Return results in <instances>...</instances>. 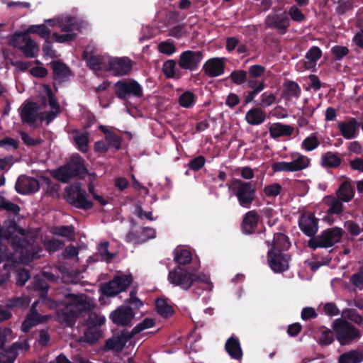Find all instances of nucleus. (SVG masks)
Here are the masks:
<instances>
[{
    "label": "nucleus",
    "instance_id": "f257e3e1",
    "mask_svg": "<svg viewBox=\"0 0 363 363\" xmlns=\"http://www.w3.org/2000/svg\"><path fill=\"white\" fill-rule=\"evenodd\" d=\"M168 281L173 286L187 291L199 282H207L208 277L205 274H197L194 272H190L181 266H177L173 270L169 271Z\"/></svg>",
    "mask_w": 363,
    "mask_h": 363
},
{
    "label": "nucleus",
    "instance_id": "f03ea898",
    "mask_svg": "<svg viewBox=\"0 0 363 363\" xmlns=\"http://www.w3.org/2000/svg\"><path fill=\"white\" fill-rule=\"evenodd\" d=\"M84 162L79 155H74L67 163L52 170V176L62 183H68L72 178L87 172Z\"/></svg>",
    "mask_w": 363,
    "mask_h": 363
},
{
    "label": "nucleus",
    "instance_id": "7ed1b4c3",
    "mask_svg": "<svg viewBox=\"0 0 363 363\" xmlns=\"http://www.w3.org/2000/svg\"><path fill=\"white\" fill-rule=\"evenodd\" d=\"M228 189L236 196L240 206L250 208L256 199V186L252 182L235 179Z\"/></svg>",
    "mask_w": 363,
    "mask_h": 363
},
{
    "label": "nucleus",
    "instance_id": "20e7f679",
    "mask_svg": "<svg viewBox=\"0 0 363 363\" xmlns=\"http://www.w3.org/2000/svg\"><path fill=\"white\" fill-rule=\"evenodd\" d=\"M344 233L341 228H329L322 231L319 235L311 238L308 245L313 250L317 248L331 247L341 241Z\"/></svg>",
    "mask_w": 363,
    "mask_h": 363
},
{
    "label": "nucleus",
    "instance_id": "39448f33",
    "mask_svg": "<svg viewBox=\"0 0 363 363\" xmlns=\"http://www.w3.org/2000/svg\"><path fill=\"white\" fill-rule=\"evenodd\" d=\"M333 328L336 334V338L341 345L350 344L360 337L359 330L352 323L342 318L334 320Z\"/></svg>",
    "mask_w": 363,
    "mask_h": 363
},
{
    "label": "nucleus",
    "instance_id": "423d86ee",
    "mask_svg": "<svg viewBox=\"0 0 363 363\" xmlns=\"http://www.w3.org/2000/svg\"><path fill=\"white\" fill-rule=\"evenodd\" d=\"M65 199L72 206L85 211L93 208L94 203L86 199V192L79 185L66 187Z\"/></svg>",
    "mask_w": 363,
    "mask_h": 363
},
{
    "label": "nucleus",
    "instance_id": "0eeeda50",
    "mask_svg": "<svg viewBox=\"0 0 363 363\" xmlns=\"http://www.w3.org/2000/svg\"><path fill=\"white\" fill-rule=\"evenodd\" d=\"M133 281L131 274L117 275L112 280L104 284L101 287V291L107 297L115 296L128 289Z\"/></svg>",
    "mask_w": 363,
    "mask_h": 363
},
{
    "label": "nucleus",
    "instance_id": "6e6552de",
    "mask_svg": "<svg viewBox=\"0 0 363 363\" xmlns=\"http://www.w3.org/2000/svg\"><path fill=\"white\" fill-rule=\"evenodd\" d=\"M115 94L121 100H126L130 96H143V88L135 79L119 80L114 84Z\"/></svg>",
    "mask_w": 363,
    "mask_h": 363
},
{
    "label": "nucleus",
    "instance_id": "1a4fd4ad",
    "mask_svg": "<svg viewBox=\"0 0 363 363\" xmlns=\"http://www.w3.org/2000/svg\"><path fill=\"white\" fill-rule=\"evenodd\" d=\"M203 58V53L199 50H185L179 56L177 65L184 75L188 72L197 71Z\"/></svg>",
    "mask_w": 363,
    "mask_h": 363
},
{
    "label": "nucleus",
    "instance_id": "9d476101",
    "mask_svg": "<svg viewBox=\"0 0 363 363\" xmlns=\"http://www.w3.org/2000/svg\"><path fill=\"white\" fill-rule=\"evenodd\" d=\"M311 163V160L303 155L297 154V157L291 162H276L272 165L274 172H298L307 168Z\"/></svg>",
    "mask_w": 363,
    "mask_h": 363
},
{
    "label": "nucleus",
    "instance_id": "9b49d317",
    "mask_svg": "<svg viewBox=\"0 0 363 363\" xmlns=\"http://www.w3.org/2000/svg\"><path fill=\"white\" fill-rule=\"evenodd\" d=\"M93 50L91 45H87L82 53V58L89 68L94 71L107 70L108 57L105 55H94Z\"/></svg>",
    "mask_w": 363,
    "mask_h": 363
},
{
    "label": "nucleus",
    "instance_id": "f8f14e48",
    "mask_svg": "<svg viewBox=\"0 0 363 363\" xmlns=\"http://www.w3.org/2000/svg\"><path fill=\"white\" fill-rule=\"evenodd\" d=\"M291 256L281 252H274L269 250L267 252V262L271 269L275 273H282L289 268Z\"/></svg>",
    "mask_w": 363,
    "mask_h": 363
},
{
    "label": "nucleus",
    "instance_id": "ddd939ff",
    "mask_svg": "<svg viewBox=\"0 0 363 363\" xmlns=\"http://www.w3.org/2000/svg\"><path fill=\"white\" fill-rule=\"evenodd\" d=\"M66 298L68 301L67 306L70 307L78 316H81L84 312L91 311L94 308V305L85 294H68Z\"/></svg>",
    "mask_w": 363,
    "mask_h": 363
},
{
    "label": "nucleus",
    "instance_id": "4468645a",
    "mask_svg": "<svg viewBox=\"0 0 363 363\" xmlns=\"http://www.w3.org/2000/svg\"><path fill=\"white\" fill-rule=\"evenodd\" d=\"M135 315L130 306L122 305L111 313L109 318L118 326L127 327L131 325Z\"/></svg>",
    "mask_w": 363,
    "mask_h": 363
},
{
    "label": "nucleus",
    "instance_id": "2eb2a0df",
    "mask_svg": "<svg viewBox=\"0 0 363 363\" xmlns=\"http://www.w3.org/2000/svg\"><path fill=\"white\" fill-rule=\"evenodd\" d=\"M132 68L133 63L128 57H112L108 61L107 70L116 77L129 74Z\"/></svg>",
    "mask_w": 363,
    "mask_h": 363
},
{
    "label": "nucleus",
    "instance_id": "dca6fc26",
    "mask_svg": "<svg viewBox=\"0 0 363 363\" xmlns=\"http://www.w3.org/2000/svg\"><path fill=\"white\" fill-rule=\"evenodd\" d=\"M30 345L26 340L17 341L4 350L0 355V363H14L19 354V351H28Z\"/></svg>",
    "mask_w": 363,
    "mask_h": 363
},
{
    "label": "nucleus",
    "instance_id": "f3484780",
    "mask_svg": "<svg viewBox=\"0 0 363 363\" xmlns=\"http://www.w3.org/2000/svg\"><path fill=\"white\" fill-rule=\"evenodd\" d=\"M298 226L304 235L313 238L318 230V219L312 213H304L298 219Z\"/></svg>",
    "mask_w": 363,
    "mask_h": 363
},
{
    "label": "nucleus",
    "instance_id": "a211bd4d",
    "mask_svg": "<svg viewBox=\"0 0 363 363\" xmlns=\"http://www.w3.org/2000/svg\"><path fill=\"white\" fill-rule=\"evenodd\" d=\"M269 28H276L279 34H285L290 26V20L286 12L269 15L266 18Z\"/></svg>",
    "mask_w": 363,
    "mask_h": 363
},
{
    "label": "nucleus",
    "instance_id": "6ab92c4d",
    "mask_svg": "<svg viewBox=\"0 0 363 363\" xmlns=\"http://www.w3.org/2000/svg\"><path fill=\"white\" fill-rule=\"evenodd\" d=\"M225 59L223 57H212L208 59L203 65L202 69L208 77H216L225 72Z\"/></svg>",
    "mask_w": 363,
    "mask_h": 363
},
{
    "label": "nucleus",
    "instance_id": "aec40b11",
    "mask_svg": "<svg viewBox=\"0 0 363 363\" xmlns=\"http://www.w3.org/2000/svg\"><path fill=\"white\" fill-rule=\"evenodd\" d=\"M15 189L21 194H33L39 190L40 184L38 180L34 177L22 175L18 178Z\"/></svg>",
    "mask_w": 363,
    "mask_h": 363
},
{
    "label": "nucleus",
    "instance_id": "412c9836",
    "mask_svg": "<svg viewBox=\"0 0 363 363\" xmlns=\"http://www.w3.org/2000/svg\"><path fill=\"white\" fill-rule=\"evenodd\" d=\"M17 38H21V43L23 45H18V48L25 57L34 58L38 55L40 50L39 47L30 36L26 34L15 35L12 38L13 43L16 40ZM16 45L17 46V45Z\"/></svg>",
    "mask_w": 363,
    "mask_h": 363
},
{
    "label": "nucleus",
    "instance_id": "4be33fe9",
    "mask_svg": "<svg viewBox=\"0 0 363 363\" xmlns=\"http://www.w3.org/2000/svg\"><path fill=\"white\" fill-rule=\"evenodd\" d=\"M39 106L36 102L29 101L21 106L20 117L23 123L34 125L38 120Z\"/></svg>",
    "mask_w": 363,
    "mask_h": 363
},
{
    "label": "nucleus",
    "instance_id": "5701e85b",
    "mask_svg": "<svg viewBox=\"0 0 363 363\" xmlns=\"http://www.w3.org/2000/svg\"><path fill=\"white\" fill-rule=\"evenodd\" d=\"M25 235L26 230L18 225L14 218L7 219L4 225L0 226V239L9 240L16 234Z\"/></svg>",
    "mask_w": 363,
    "mask_h": 363
},
{
    "label": "nucleus",
    "instance_id": "b1692460",
    "mask_svg": "<svg viewBox=\"0 0 363 363\" xmlns=\"http://www.w3.org/2000/svg\"><path fill=\"white\" fill-rule=\"evenodd\" d=\"M132 337L133 334L124 330L117 336H113L106 340L104 349L106 350L121 351Z\"/></svg>",
    "mask_w": 363,
    "mask_h": 363
},
{
    "label": "nucleus",
    "instance_id": "393cba45",
    "mask_svg": "<svg viewBox=\"0 0 363 363\" xmlns=\"http://www.w3.org/2000/svg\"><path fill=\"white\" fill-rule=\"evenodd\" d=\"M260 216L256 210L247 211L243 216L241 223V229L244 234L254 233L258 226Z\"/></svg>",
    "mask_w": 363,
    "mask_h": 363
},
{
    "label": "nucleus",
    "instance_id": "a878e982",
    "mask_svg": "<svg viewBox=\"0 0 363 363\" xmlns=\"http://www.w3.org/2000/svg\"><path fill=\"white\" fill-rule=\"evenodd\" d=\"M359 125L357 120L355 118H352L349 121L339 122L337 128L344 138L351 140L357 136Z\"/></svg>",
    "mask_w": 363,
    "mask_h": 363
},
{
    "label": "nucleus",
    "instance_id": "bb28decb",
    "mask_svg": "<svg viewBox=\"0 0 363 363\" xmlns=\"http://www.w3.org/2000/svg\"><path fill=\"white\" fill-rule=\"evenodd\" d=\"M342 163V159L337 152L328 151L320 157V165L324 169H336Z\"/></svg>",
    "mask_w": 363,
    "mask_h": 363
},
{
    "label": "nucleus",
    "instance_id": "cd10ccee",
    "mask_svg": "<svg viewBox=\"0 0 363 363\" xmlns=\"http://www.w3.org/2000/svg\"><path fill=\"white\" fill-rule=\"evenodd\" d=\"M225 350L229 356L234 359L241 360L242 358V350L239 339L232 335L226 341Z\"/></svg>",
    "mask_w": 363,
    "mask_h": 363
},
{
    "label": "nucleus",
    "instance_id": "c85d7f7f",
    "mask_svg": "<svg viewBox=\"0 0 363 363\" xmlns=\"http://www.w3.org/2000/svg\"><path fill=\"white\" fill-rule=\"evenodd\" d=\"M174 60H167L162 65V72L167 79H180L184 76L182 70Z\"/></svg>",
    "mask_w": 363,
    "mask_h": 363
},
{
    "label": "nucleus",
    "instance_id": "c756f323",
    "mask_svg": "<svg viewBox=\"0 0 363 363\" xmlns=\"http://www.w3.org/2000/svg\"><path fill=\"white\" fill-rule=\"evenodd\" d=\"M53 79L55 80L63 81L68 78L71 74V70L64 62L57 60H53L50 62Z\"/></svg>",
    "mask_w": 363,
    "mask_h": 363
},
{
    "label": "nucleus",
    "instance_id": "7c9ffc66",
    "mask_svg": "<svg viewBox=\"0 0 363 363\" xmlns=\"http://www.w3.org/2000/svg\"><path fill=\"white\" fill-rule=\"evenodd\" d=\"M294 128L290 125H285L281 123H275L271 125L269 131L272 138H278L280 137H289L294 133Z\"/></svg>",
    "mask_w": 363,
    "mask_h": 363
},
{
    "label": "nucleus",
    "instance_id": "2f4dec72",
    "mask_svg": "<svg viewBox=\"0 0 363 363\" xmlns=\"http://www.w3.org/2000/svg\"><path fill=\"white\" fill-rule=\"evenodd\" d=\"M266 113L260 108L255 107L250 109L245 115V121L252 125H259L266 119Z\"/></svg>",
    "mask_w": 363,
    "mask_h": 363
},
{
    "label": "nucleus",
    "instance_id": "473e14b6",
    "mask_svg": "<svg viewBox=\"0 0 363 363\" xmlns=\"http://www.w3.org/2000/svg\"><path fill=\"white\" fill-rule=\"evenodd\" d=\"M291 245L289 238L284 233L274 234L273 242L269 250L274 252H281L287 250Z\"/></svg>",
    "mask_w": 363,
    "mask_h": 363
},
{
    "label": "nucleus",
    "instance_id": "72a5a7b5",
    "mask_svg": "<svg viewBox=\"0 0 363 363\" xmlns=\"http://www.w3.org/2000/svg\"><path fill=\"white\" fill-rule=\"evenodd\" d=\"M284 89L282 91L281 96L286 99L290 100L292 97L299 98L301 89L299 85L294 81H287L284 84Z\"/></svg>",
    "mask_w": 363,
    "mask_h": 363
},
{
    "label": "nucleus",
    "instance_id": "f704fd0d",
    "mask_svg": "<svg viewBox=\"0 0 363 363\" xmlns=\"http://www.w3.org/2000/svg\"><path fill=\"white\" fill-rule=\"evenodd\" d=\"M79 316L69 307H66L58 313V320L65 327H72Z\"/></svg>",
    "mask_w": 363,
    "mask_h": 363
},
{
    "label": "nucleus",
    "instance_id": "c9c22d12",
    "mask_svg": "<svg viewBox=\"0 0 363 363\" xmlns=\"http://www.w3.org/2000/svg\"><path fill=\"white\" fill-rule=\"evenodd\" d=\"M337 197L342 201H350L354 195V188L349 182H343L336 191Z\"/></svg>",
    "mask_w": 363,
    "mask_h": 363
},
{
    "label": "nucleus",
    "instance_id": "e433bc0d",
    "mask_svg": "<svg viewBox=\"0 0 363 363\" xmlns=\"http://www.w3.org/2000/svg\"><path fill=\"white\" fill-rule=\"evenodd\" d=\"M155 307L159 315L164 318L172 316L174 310L169 303L168 300L164 298H158L155 300Z\"/></svg>",
    "mask_w": 363,
    "mask_h": 363
},
{
    "label": "nucleus",
    "instance_id": "4c0bfd02",
    "mask_svg": "<svg viewBox=\"0 0 363 363\" xmlns=\"http://www.w3.org/2000/svg\"><path fill=\"white\" fill-rule=\"evenodd\" d=\"M363 361V354L359 350H352L342 354L338 359V363H361Z\"/></svg>",
    "mask_w": 363,
    "mask_h": 363
},
{
    "label": "nucleus",
    "instance_id": "58836bf2",
    "mask_svg": "<svg viewBox=\"0 0 363 363\" xmlns=\"http://www.w3.org/2000/svg\"><path fill=\"white\" fill-rule=\"evenodd\" d=\"M325 203L328 206L327 213L330 215L340 214L343 211L342 201L337 197L328 196L325 199Z\"/></svg>",
    "mask_w": 363,
    "mask_h": 363
},
{
    "label": "nucleus",
    "instance_id": "ea45409f",
    "mask_svg": "<svg viewBox=\"0 0 363 363\" xmlns=\"http://www.w3.org/2000/svg\"><path fill=\"white\" fill-rule=\"evenodd\" d=\"M191 252L186 249H175L174 251V260L179 265H185L191 262Z\"/></svg>",
    "mask_w": 363,
    "mask_h": 363
},
{
    "label": "nucleus",
    "instance_id": "a19ab883",
    "mask_svg": "<svg viewBox=\"0 0 363 363\" xmlns=\"http://www.w3.org/2000/svg\"><path fill=\"white\" fill-rule=\"evenodd\" d=\"M0 209L6 211L11 215L13 216H18L20 213L21 208L20 206L13 203L9 200H7L4 196L0 194Z\"/></svg>",
    "mask_w": 363,
    "mask_h": 363
},
{
    "label": "nucleus",
    "instance_id": "79ce46f5",
    "mask_svg": "<svg viewBox=\"0 0 363 363\" xmlns=\"http://www.w3.org/2000/svg\"><path fill=\"white\" fill-rule=\"evenodd\" d=\"M27 33L39 35L42 38L46 40L50 38L51 31L44 24L32 25L27 29Z\"/></svg>",
    "mask_w": 363,
    "mask_h": 363
},
{
    "label": "nucleus",
    "instance_id": "37998d69",
    "mask_svg": "<svg viewBox=\"0 0 363 363\" xmlns=\"http://www.w3.org/2000/svg\"><path fill=\"white\" fill-rule=\"evenodd\" d=\"M18 262L13 259H7L4 264V272L0 274V286L6 282L10 277V271L14 269Z\"/></svg>",
    "mask_w": 363,
    "mask_h": 363
},
{
    "label": "nucleus",
    "instance_id": "c03bdc74",
    "mask_svg": "<svg viewBox=\"0 0 363 363\" xmlns=\"http://www.w3.org/2000/svg\"><path fill=\"white\" fill-rule=\"evenodd\" d=\"M102 336V332L99 328H87L84 334V341L94 344Z\"/></svg>",
    "mask_w": 363,
    "mask_h": 363
},
{
    "label": "nucleus",
    "instance_id": "a18cd8bd",
    "mask_svg": "<svg viewBox=\"0 0 363 363\" xmlns=\"http://www.w3.org/2000/svg\"><path fill=\"white\" fill-rule=\"evenodd\" d=\"M55 235L73 240L74 238V228L73 225H60L57 226L54 229Z\"/></svg>",
    "mask_w": 363,
    "mask_h": 363
},
{
    "label": "nucleus",
    "instance_id": "49530a36",
    "mask_svg": "<svg viewBox=\"0 0 363 363\" xmlns=\"http://www.w3.org/2000/svg\"><path fill=\"white\" fill-rule=\"evenodd\" d=\"M105 321L106 318L104 315L91 313L86 319L87 328H99Z\"/></svg>",
    "mask_w": 363,
    "mask_h": 363
},
{
    "label": "nucleus",
    "instance_id": "de8ad7c7",
    "mask_svg": "<svg viewBox=\"0 0 363 363\" xmlns=\"http://www.w3.org/2000/svg\"><path fill=\"white\" fill-rule=\"evenodd\" d=\"M195 102L196 96L189 91L184 92L179 98V104L184 108H189L194 105Z\"/></svg>",
    "mask_w": 363,
    "mask_h": 363
},
{
    "label": "nucleus",
    "instance_id": "09e8293b",
    "mask_svg": "<svg viewBox=\"0 0 363 363\" xmlns=\"http://www.w3.org/2000/svg\"><path fill=\"white\" fill-rule=\"evenodd\" d=\"M320 145V141L315 133H312L306 138L302 143L301 147L306 151H313L315 150Z\"/></svg>",
    "mask_w": 363,
    "mask_h": 363
},
{
    "label": "nucleus",
    "instance_id": "8fccbe9b",
    "mask_svg": "<svg viewBox=\"0 0 363 363\" xmlns=\"http://www.w3.org/2000/svg\"><path fill=\"white\" fill-rule=\"evenodd\" d=\"M38 302H34L30 310L28 313L26 318H28L29 320H30L32 322H33L35 324L38 325L39 323H42L44 321H45L48 318L45 315H41L38 313L36 309Z\"/></svg>",
    "mask_w": 363,
    "mask_h": 363
},
{
    "label": "nucleus",
    "instance_id": "3c124183",
    "mask_svg": "<svg viewBox=\"0 0 363 363\" xmlns=\"http://www.w3.org/2000/svg\"><path fill=\"white\" fill-rule=\"evenodd\" d=\"M229 78L233 84L242 85L247 82V72L243 69L234 70L230 73Z\"/></svg>",
    "mask_w": 363,
    "mask_h": 363
},
{
    "label": "nucleus",
    "instance_id": "603ef678",
    "mask_svg": "<svg viewBox=\"0 0 363 363\" xmlns=\"http://www.w3.org/2000/svg\"><path fill=\"white\" fill-rule=\"evenodd\" d=\"M106 140L110 147H114L116 150L121 148L122 138L120 135L113 131H106Z\"/></svg>",
    "mask_w": 363,
    "mask_h": 363
},
{
    "label": "nucleus",
    "instance_id": "864d4df0",
    "mask_svg": "<svg viewBox=\"0 0 363 363\" xmlns=\"http://www.w3.org/2000/svg\"><path fill=\"white\" fill-rule=\"evenodd\" d=\"M155 324L154 319L150 318H145L141 323H138L131 330L130 333L133 334V337L140 333L145 329L152 328Z\"/></svg>",
    "mask_w": 363,
    "mask_h": 363
},
{
    "label": "nucleus",
    "instance_id": "5fc2aeb1",
    "mask_svg": "<svg viewBox=\"0 0 363 363\" xmlns=\"http://www.w3.org/2000/svg\"><path fill=\"white\" fill-rule=\"evenodd\" d=\"M8 241L12 248L16 252L22 251L28 244L27 240L24 238L20 237L18 234L14 235Z\"/></svg>",
    "mask_w": 363,
    "mask_h": 363
},
{
    "label": "nucleus",
    "instance_id": "6e6d98bb",
    "mask_svg": "<svg viewBox=\"0 0 363 363\" xmlns=\"http://www.w3.org/2000/svg\"><path fill=\"white\" fill-rule=\"evenodd\" d=\"M334 341L333 332L328 328L323 327V330L321 332L320 336L318 339V344L320 345H329Z\"/></svg>",
    "mask_w": 363,
    "mask_h": 363
},
{
    "label": "nucleus",
    "instance_id": "4d7b16f0",
    "mask_svg": "<svg viewBox=\"0 0 363 363\" xmlns=\"http://www.w3.org/2000/svg\"><path fill=\"white\" fill-rule=\"evenodd\" d=\"M108 242L105 241L101 242L98 245V251L101 257V259L106 262H110L115 257V254L111 253L108 251Z\"/></svg>",
    "mask_w": 363,
    "mask_h": 363
},
{
    "label": "nucleus",
    "instance_id": "13d9d810",
    "mask_svg": "<svg viewBox=\"0 0 363 363\" xmlns=\"http://www.w3.org/2000/svg\"><path fill=\"white\" fill-rule=\"evenodd\" d=\"M247 86L251 90H256L257 93H260L266 86L264 79L259 80L255 78L248 77L247 79Z\"/></svg>",
    "mask_w": 363,
    "mask_h": 363
},
{
    "label": "nucleus",
    "instance_id": "bf43d9fd",
    "mask_svg": "<svg viewBox=\"0 0 363 363\" xmlns=\"http://www.w3.org/2000/svg\"><path fill=\"white\" fill-rule=\"evenodd\" d=\"M45 247L49 252H57L63 248L65 242L58 239H51L44 242Z\"/></svg>",
    "mask_w": 363,
    "mask_h": 363
},
{
    "label": "nucleus",
    "instance_id": "052dcab7",
    "mask_svg": "<svg viewBox=\"0 0 363 363\" xmlns=\"http://www.w3.org/2000/svg\"><path fill=\"white\" fill-rule=\"evenodd\" d=\"M157 48L160 53L167 55L168 56L172 55L177 50L175 45L173 43L169 41H163L160 43Z\"/></svg>",
    "mask_w": 363,
    "mask_h": 363
},
{
    "label": "nucleus",
    "instance_id": "680f3d73",
    "mask_svg": "<svg viewBox=\"0 0 363 363\" xmlns=\"http://www.w3.org/2000/svg\"><path fill=\"white\" fill-rule=\"evenodd\" d=\"M344 227L352 236H357L363 232V228L354 220H347L345 222Z\"/></svg>",
    "mask_w": 363,
    "mask_h": 363
},
{
    "label": "nucleus",
    "instance_id": "e2e57ef3",
    "mask_svg": "<svg viewBox=\"0 0 363 363\" xmlns=\"http://www.w3.org/2000/svg\"><path fill=\"white\" fill-rule=\"evenodd\" d=\"M88 136V133H84L74 137V140L78 146V149L82 152H86L87 151L89 143Z\"/></svg>",
    "mask_w": 363,
    "mask_h": 363
},
{
    "label": "nucleus",
    "instance_id": "0e129e2a",
    "mask_svg": "<svg viewBox=\"0 0 363 363\" xmlns=\"http://www.w3.org/2000/svg\"><path fill=\"white\" fill-rule=\"evenodd\" d=\"M321 56L322 51L317 46L311 47L306 54V58L310 62L313 64H315V62L321 57Z\"/></svg>",
    "mask_w": 363,
    "mask_h": 363
},
{
    "label": "nucleus",
    "instance_id": "69168bd1",
    "mask_svg": "<svg viewBox=\"0 0 363 363\" xmlns=\"http://www.w3.org/2000/svg\"><path fill=\"white\" fill-rule=\"evenodd\" d=\"M282 187L278 183L267 185L264 188V193L267 197H276L280 194Z\"/></svg>",
    "mask_w": 363,
    "mask_h": 363
},
{
    "label": "nucleus",
    "instance_id": "338daca9",
    "mask_svg": "<svg viewBox=\"0 0 363 363\" xmlns=\"http://www.w3.org/2000/svg\"><path fill=\"white\" fill-rule=\"evenodd\" d=\"M266 68L260 65H253L249 67L247 75L249 77L257 79L264 74Z\"/></svg>",
    "mask_w": 363,
    "mask_h": 363
},
{
    "label": "nucleus",
    "instance_id": "774afa93",
    "mask_svg": "<svg viewBox=\"0 0 363 363\" xmlns=\"http://www.w3.org/2000/svg\"><path fill=\"white\" fill-rule=\"evenodd\" d=\"M350 282L355 287L363 289V268H360L357 273L353 274L350 279Z\"/></svg>",
    "mask_w": 363,
    "mask_h": 363
}]
</instances>
